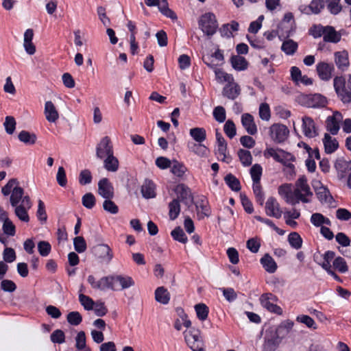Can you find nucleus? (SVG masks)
<instances>
[{"label": "nucleus", "mask_w": 351, "mask_h": 351, "mask_svg": "<svg viewBox=\"0 0 351 351\" xmlns=\"http://www.w3.org/2000/svg\"><path fill=\"white\" fill-rule=\"evenodd\" d=\"M332 267L341 274H345L348 271V267L346 261L341 256L336 257L332 262Z\"/></svg>", "instance_id": "49530a36"}, {"label": "nucleus", "mask_w": 351, "mask_h": 351, "mask_svg": "<svg viewBox=\"0 0 351 351\" xmlns=\"http://www.w3.org/2000/svg\"><path fill=\"white\" fill-rule=\"evenodd\" d=\"M280 340L281 339L275 334L271 337H266L263 351H274L277 348Z\"/></svg>", "instance_id": "f704fd0d"}, {"label": "nucleus", "mask_w": 351, "mask_h": 351, "mask_svg": "<svg viewBox=\"0 0 351 351\" xmlns=\"http://www.w3.org/2000/svg\"><path fill=\"white\" fill-rule=\"evenodd\" d=\"M343 120V115L340 112L336 111L332 116L327 117L326 126L327 130L332 134L336 135L339 130V123Z\"/></svg>", "instance_id": "ddd939ff"}, {"label": "nucleus", "mask_w": 351, "mask_h": 351, "mask_svg": "<svg viewBox=\"0 0 351 351\" xmlns=\"http://www.w3.org/2000/svg\"><path fill=\"white\" fill-rule=\"evenodd\" d=\"M278 194L284 198L285 202L292 206L298 204V200L294 194V190H292L291 184H283L278 187Z\"/></svg>", "instance_id": "4468645a"}, {"label": "nucleus", "mask_w": 351, "mask_h": 351, "mask_svg": "<svg viewBox=\"0 0 351 351\" xmlns=\"http://www.w3.org/2000/svg\"><path fill=\"white\" fill-rule=\"evenodd\" d=\"M98 193L104 199L114 197V187L106 178H101L98 182Z\"/></svg>", "instance_id": "f3484780"}, {"label": "nucleus", "mask_w": 351, "mask_h": 351, "mask_svg": "<svg viewBox=\"0 0 351 351\" xmlns=\"http://www.w3.org/2000/svg\"><path fill=\"white\" fill-rule=\"evenodd\" d=\"M277 298L272 293L263 294L260 298V302L262 307H279L275 302Z\"/></svg>", "instance_id": "e433bc0d"}, {"label": "nucleus", "mask_w": 351, "mask_h": 351, "mask_svg": "<svg viewBox=\"0 0 351 351\" xmlns=\"http://www.w3.org/2000/svg\"><path fill=\"white\" fill-rule=\"evenodd\" d=\"M341 35L332 26L326 25L323 40L326 43H337L340 41Z\"/></svg>", "instance_id": "a878e982"}, {"label": "nucleus", "mask_w": 351, "mask_h": 351, "mask_svg": "<svg viewBox=\"0 0 351 351\" xmlns=\"http://www.w3.org/2000/svg\"><path fill=\"white\" fill-rule=\"evenodd\" d=\"M44 113L46 119L50 123H55L59 118L58 112L51 101L45 102Z\"/></svg>", "instance_id": "393cba45"}, {"label": "nucleus", "mask_w": 351, "mask_h": 351, "mask_svg": "<svg viewBox=\"0 0 351 351\" xmlns=\"http://www.w3.org/2000/svg\"><path fill=\"white\" fill-rule=\"evenodd\" d=\"M265 213L267 215L280 219L282 211L278 201L274 197H269L265 203Z\"/></svg>", "instance_id": "dca6fc26"}, {"label": "nucleus", "mask_w": 351, "mask_h": 351, "mask_svg": "<svg viewBox=\"0 0 351 351\" xmlns=\"http://www.w3.org/2000/svg\"><path fill=\"white\" fill-rule=\"evenodd\" d=\"M18 181L15 178L10 179L8 182L2 187L1 193L4 196H8L10 194L12 195L16 189H21L22 191V197L24 195V190L22 187L18 186Z\"/></svg>", "instance_id": "7c9ffc66"}, {"label": "nucleus", "mask_w": 351, "mask_h": 351, "mask_svg": "<svg viewBox=\"0 0 351 351\" xmlns=\"http://www.w3.org/2000/svg\"><path fill=\"white\" fill-rule=\"evenodd\" d=\"M95 203L96 199L92 193H87L82 197V205L88 209H92L95 206Z\"/></svg>", "instance_id": "864d4df0"}, {"label": "nucleus", "mask_w": 351, "mask_h": 351, "mask_svg": "<svg viewBox=\"0 0 351 351\" xmlns=\"http://www.w3.org/2000/svg\"><path fill=\"white\" fill-rule=\"evenodd\" d=\"M302 132L305 136L312 138L318 136V132L313 119L309 117L302 118Z\"/></svg>", "instance_id": "a211bd4d"}, {"label": "nucleus", "mask_w": 351, "mask_h": 351, "mask_svg": "<svg viewBox=\"0 0 351 351\" xmlns=\"http://www.w3.org/2000/svg\"><path fill=\"white\" fill-rule=\"evenodd\" d=\"M189 134L196 143H202L206 138V132L203 128H191Z\"/></svg>", "instance_id": "c9c22d12"}, {"label": "nucleus", "mask_w": 351, "mask_h": 351, "mask_svg": "<svg viewBox=\"0 0 351 351\" xmlns=\"http://www.w3.org/2000/svg\"><path fill=\"white\" fill-rule=\"evenodd\" d=\"M171 235L175 241H177L182 243H186L188 241V238L180 226L175 228L171 231Z\"/></svg>", "instance_id": "8fccbe9b"}, {"label": "nucleus", "mask_w": 351, "mask_h": 351, "mask_svg": "<svg viewBox=\"0 0 351 351\" xmlns=\"http://www.w3.org/2000/svg\"><path fill=\"white\" fill-rule=\"evenodd\" d=\"M156 184L151 180H145L143 185L141 186V193L144 198L152 199L156 196Z\"/></svg>", "instance_id": "b1692460"}, {"label": "nucleus", "mask_w": 351, "mask_h": 351, "mask_svg": "<svg viewBox=\"0 0 351 351\" xmlns=\"http://www.w3.org/2000/svg\"><path fill=\"white\" fill-rule=\"evenodd\" d=\"M263 168L259 164L254 165L250 169V175L253 182H260Z\"/></svg>", "instance_id": "e2e57ef3"}, {"label": "nucleus", "mask_w": 351, "mask_h": 351, "mask_svg": "<svg viewBox=\"0 0 351 351\" xmlns=\"http://www.w3.org/2000/svg\"><path fill=\"white\" fill-rule=\"evenodd\" d=\"M241 123L246 132L250 135L257 133V127L254 123V117L249 113H244L241 116Z\"/></svg>", "instance_id": "5701e85b"}, {"label": "nucleus", "mask_w": 351, "mask_h": 351, "mask_svg": "<svg viewBox=\"0 0 351 351\" xmlns=\"http://www.w3.org/2000/svg\"><path fill=\"white\" fill-rule=\"evenodd\" d=\"M252 189L257 203L262 206L264 203L265 197L264 193L262 191L261 182H253Z\"/></svg>", "instance_id": "de8ad7c7"}, {"label": "nucleus", "mask_w": 351, "mask_h": 351, "mask_svg": "<svg viewBox=\"0 0 351 351\" xmlns=\"http://www.w3.org/2000/svg\"><path fill=\"white\" fill-rule=\"evenodd\" d=\"M340 0H326L327 8L332 14H337L341 10V6L339 4Z\"/></svg>", "instance_id": "bf43d9fd"}, {"label": "nucleus", "mask_w": 351, "mask_h": 351, "mask_svg": "<svg viewBox=\"0 0 351 351\" xmlns=\"http://www.w3.org/2000/svg\"><path fill=\"white\" fill-rule=\"evenodd\" d=\"M307 106L308 108H322L327 104V99L321 94L311 95L306 97Z\"/></svg>", "instance_id": "4be33fe9"}, {"label": "nucleus", "mask_w": 351, "mask_h": 351, "mask_svg": "<svg viewBox=\"0 0 351 351\" xmlns=\"http://www.w3.org/2000/svg\"><path fill=\"white\" fill-rule=\"evenodd\" d=\"M179 310L180 311L178 313V314L182 321V323L180 322V319H177L176 321L174 327L178 330H180L182 329V325L187 328L191 326V322L188 319V316L186 313H184L183 308H179Z\"/></svg>", "instance_id": "c03bdc74"}, {"label": "nucleus", "mask_w": 351, "mask_h": 351, "mask_svg": "<svg viewBox=\"0 0 351 351\" xmlns=\"http://www.w3.org/2000/svg\"><path fill=\"white\" fill-rule=\"evenodd\" d=\"M95 254L108 263L111 261L113 258V254L111 248L107 244H99L94 247Z\"/></svg>", "instance_id": "aec40b11"}, {"label": "nucleus", "mask_w": 351, "mask_h": 351, "mask_svg": "<svg viewBox=\"0 0 351 351\" xmlns=\"http://www.w3.org/2000/svg\"><path fill=\"white\" fill-rule=\"evenodd\" d=\"M335 62L341 71H347L349 66L348 53L346 51H337L334 54Z\"/></svg>", "instance_id": "412c9836"}, {"label": "nucleus", "mask_w": 351, "mask_h": 351, "mask_svg": "<svg viewBox=\"0 0 351 351\" xmlns=\"http://www.w3.org/2000/svg\"><path fill=\"white\" fill-rule=\"evenodd\" d=\"M74 248L78 253H82L86 250V243L82 237H76L73 239Z\"/></svg>", "instance_id": "69168bd1"}, {"label": "nucleus", "mask_w": 351, "mask_h": 351, "mask_svg": "<svg viewBox=\"0 0 351 351\" xmlns=\"http://www.w3.org/2000/svg\"><path fill=\"white\" fill-rule=\"evenodd\" d=\"M296 320L298 322L304 324L309 328L316 329L317 326L313 320L310 316L306 315H298L296 318Z\"/></svg>", "instance_id": "0e129e2a"}, {"label": "nucleus", "mask_w": 351, "mask_h": 351, "mask_svg": "<svg viewBox=\"0 0 351 351\" xmlns=\"http://www.w3.org/2000/svg\"><path fill=\"white\" fill-rule=\"evenodd\" d=\"M3 261L5 263H11L16 258V255L14 250L12 247H5L3 252Z\"/></svg>", "instance_id": "338daca9"}, {"label": "nucleus", "mask_w": 351, "mask_h": 351, "mask_svg": "<svg viewBox=\"0 0 351 351\" xmlns=\"http://www.w3.org/2000/svg\"><path fill=\"white\" fill-rule=\"evenodd\" d=\"M323 144L325 152L330 154L335 152L339 147V143L335 138H332L329 134L326 133L323 138Z\"/></svg>", "instance_id": "cd10ccee"}, {"label": "nucleus", "mask_w": 351, "mask_h": 351, "mask_svg": "<svg viewBox=\"0 0 351 351\" xmlns=\"http://www.w3.org/2000/svg\"><path fill=\"white\" fill-rule=\"evenodd\" d=\"M15 119L12 116H7L3 123L5 132L8 134H12L16 128Z\"/></svg>", "instance_id": "680f3d73"}, {"label": "nucleus", "mask_w": 351, "mask_h": 351, "mask_svg": "<svg viewBox=\"0 0 351 351\" xmlns=\"http://www.w3.org/2000/svg\"><path fill=\"white\" fill-rule=\"evenodd\" d=\"M270 131L272 139L278 143L284 142L289 134L287 126L282 124H274L270 128Z\"/></svg>", "instance_id": "f8f14e48"}, {"label": "nucleus", "mask_w": 351, "mask_h": 351, "mask_svg": "<svg viewBox=\"0 0 351 351\" xmlns=\"http://www.w3.org/2000/svg\"><path fill=\"white\" fill-rule=\"evenodd\" d=\"M313 187L317 199L322 204H332L335 200L327 187L323 186L319 181L314 182L313 183Z\"/></svg>", "instance_id": "1a4fd4ad"}, {"label": "nucleus", "mask_w": 351, "mask_h": 351, "mask_svg": "<svg viewBox=\"0 0 351 351\" xmlns=\"http://www.w3.org/2000/svg\"><path fill=\"white\" fill-rule=\"evenodd\" d=\"M22 191L16 189L12 195H10V202L14 208V214L21 221L27 223L29 221L28 210L32 208V203L29 195L22 197Z\"/></svg>", "instance_id": "f03ea898"}, {"label": "nucleus", "mask_w": 351, "mask_h": 351, "mask_svg": "<svg viewBox=\"0 0 351 351\" xmlns=\"http://www.w3.org/2000/svg\"><path fill=\"white\" fill-rule=\"evenodd\" d=\"M263 267L269 274L274 273L277 269V264L274 259L269 254H265L260 260Z\"/></svg>", "instance_id": "c756f323"}, {"label": "nucleus", "mask_w": 351, "mask_h": 351, "mask_svg": "<svg viewBox=\"0 0 351 351\" xmlns=\"http://www.w3.org/2000/svg\"><path fill=\"white\" fill-rule=\"evenodd\" d=\"M93 177L90 170L84 169L79 175V183L81 185L89 184L92 182Z\"/></svg>", "instance_id": "052dcab7"}, {"label": "nucleus", "mask_w": 351, "mask_h": 351, "mask_svg": "<svg viewBox=\"0 0 351 351\" xmlns=\"http://www.w3.org/2000/svg\"><path fill=\"white\" fill-rule=\"evenodd\" d=\"M103 208L106 212L110 214L114 215L119 212L118 206L111 200V199H105V201L103 203Z\"/></svg>", "instance_id": "774afa93"}, {"label": "nucleus", "mask_w": 351, "mask_h": 351, "mask_svg": "<svg viewBox=\"0 0 351 351\" xmlns=\"http://www.w3.org/2000/svg\"><path fill=\"white\" fill-rule=\"evenodd\" d=\"M104 167L110 172H116L119 169V162L117 157L111 154L104 159Z\"/></svg>", "instance_id": "2f4dec72"}, {"label": "nucleus", "mask_w": 351, "mask_h": 351, "mask_svg": "<svg viewBox=\"0 0 351 351\" xmlns=\"http://www.w3.org/2000/svg\"><path fill=\"white\" fill-rule=\"evenodd\" d=\"M335 252L330 250L326 251L323 255L324 262L320 264L321 267L324 270L332 268L330 262L332 261V259H335Z\"/></svg>", "instance_id": "4d7b16f0"}, {"label": "nucleus", "mask_w": 351, "mask_h": 351, "mask_svg": "<svg viewBox=\"0 0 351 351\" xmlns=\"http://www.w3.org/2000/svg\"><path fill=\"white\" fill-rule=\"evenodd\" d=\"M223 131L226 136L232 138L237 134L236 126L232 120L228 119L223 125Z\"/></svg>", "instance_id": "6e6d98bb"}, {"label": "nucleus", "mask_w": 351, "mask_h": 351, "mask_svg": "<svg viewBox=\"0 0 351 351\" xmlns=\"http://www.w3.org/2000/svg\"><path fill=\"white\" fill-rule=\"evenodd\" d=\"M293 326V322L290 320H285L282 322L276 328L275 335H276L280 339H282L286 337Z\"/></svg>", "instance_id": "72a5a7b5"}, {"label": "nucleus", "mask_w": 351, "mask_h": 351, "mask_svg": "<svg viewBox=\"0 0 351 351\" xmlns=\"http://www.w3.org/2000/svg\"><path fill=\"white\" fill-rule=\"evenodd\" d=\"M337 178L343 180L347 178V185L351 189V160H347L343 157L337 158L334 163Z\"/></svg>", "instance_id": "423d86ee"}, {"label": "nucleus", "mask_w": 351, "mask_h": 351, "mask_svg": "<svg viewBox=\"0 0 351 351\" xmlns=\"http://www.w3.org/2000/svg\"><path fill=\"white\" fill-rule=\"evenodd\" d=\"M198 25L203 33L209 37L213 36L218 29L216 16L211 12L203 14L198 21Z\"/></svg>", "instance_id": "39448f33"}, {"label": "nucleus", "mask_w": 351, "mask_h": 351, "mask_svg": "<svg viewBox=\"0 0 351 351\" xmlns=\"http://www.w3.org/2000/svg\"><path fill=\"white\" fill-rule=\"evenodd\" d=\"M224 181L231 190L236 192L241 190L239 180L232 173L227 174L224 178Z\"/></svg>", "instance_id": "37998d69"}, {"label": "nucleus", "mask_w": 351, "mask_h": 351, "mask_svg": "<svg viewBox=\"0 0 351 351\" xmlns=\"http://www.w3.org/2000/svg\"><path fill=\"white\" fill-rule=\"evenodd\" d=\"M187 171L186 167L178 160H173L171 166V172L178 178H182Z\"/></svg>", "instance_id": "4c0bfd02"}, {"label": "nucleus", "mask_w": 351, "mask_h": 351, "mask_svg": "<svg viewBox=\"0 0 351 351\" xmlns=\"http://www.w3.org/2000/svg\"><path fill=\"white\" fill-rule=\"evenodd\" d=\"M18 137L20 141L27 145H34L37 138L35 134L30 133L25 130H22L19 134Z\"/></svg>", "instance_id": "a18cd8bd"}, {"label": "nucleus", "mask_w": 351, "mask_h": 351, "mask_svg": "<svg viewBox=\"0 0 351 351\" xmlns=\"http://www.w3.org/2000/svg\"><path fill=\"white\" fill-rule=\"evenodd\" d=\"M240 94L241 88L234 80L230 82H228L222 90L223 96L231 100H234Z\"/></svg>", "instance_id": "6ab92c4d"}, {"label": "nucleus", "mask_w": 351, "mask_h": 351, "mask_svg": "<svg viewBox=\"0 0 351 351\" xmlns=\"http://www.w3.org/2000/svg\"><path fill=\"white\" fill-rule=\"evenodd\" d=\"M187 147L191 152L201 158L207 157L209 153L208 147L202 143L189 142Z\"/></svg>", "instance_id": "bb28decb"}, {"label": "nucleus", "mask_w": 351, "mask_h": 351, "mask_svg": "<svg viewBox=\"0 0 351 351\" xmlns=\"http://www.w3.org/2000/svg\"><path fill=\"white\" fill-rule=\"evenodd\" d=\"M316 71L321 80L328 82L332 77L335 66L332 63L319 62L316 65Z\"/></svg>", "instance_id": "9b49d317"}, {"label": "nucleus", "mask_w": 351, "mask_h": 351, "mask_svg": "<svg viewBox=\"0 0 351 351\" xmlns=\"http://www.w3.org/2000/svg\"><path fill=\"white\" fill-rule=\"evenodd\" d=\"M294 194L298 204L300 202L303 203L310 202V199L308 197L313 196V193L311 191V188L308 184L307 178L305 176L302 175L299 177L295 184Z\"/></svg>", "instance_id": "20e7f679"}, {"label": "nucleus", "mask_w": 351, "mask_h": 351, "mask_svg": "<svg viewBox=\"0 0 351 351\" xmlns=\"http://www.w3.org/2000/svg\"><path fill=\"white\" fill-rule=\"evenodd\" d=\"M215 77L219 82H230L233 81V76L224 72L222 69L217 68L215 71Z\"/></svg>", "instance_id": "603ef678"}, {"label": "nucleus", "mask_w": 351, "mask_h": 351, "mask_svg": "<svg viewBox=\"0 0 351 351\" xmlns=\"http://www.w3.org/2000/svg\"><path fill=\"white\" fill-rule=\"evenodd\" d=\"M213 115L216 121L223 123L226 121V110L223 106H218L215 107L213 112Z\"/></svg>", "instance_id": "5fc2aeb1"}, {"label": "nucleus", "mask_w": 351, "mask_h": 351, "mask_svg": "<svg viewBox=\"0 0 351 351\" xmlns=\"http://www.w3.org/2000/svg\"><path fill=\"white\" fill-rule=\"evenodd\" d=\"M197 208H200L203 216L208 217L210 215V209L207 199L202 196L196 203Z\"/></svg>", "instance_id": "3c124183"}, {"label": "nucleus", "mask_w": 351, "mask_h": 351, "mask_svg": "<svg viewBox=\"0 0 351 351\" xmlns=\"http://www.w3.org/2000/svg\"><path fill=\"white\" fill-rule=\"evenodd\" d=\"M3 222L2 230L3 233L8 236H14L16 234V227L13 222L10 219L5 220Z\"/></svg>", "instance_id": "13d9d810"}, {"label": "nucleus", "mask_w": 351, "mask_h": 351, "mask_svg": "<svg viewBox=\"0 0 351 351\" xmlns=\"http://www.w3.org/2000/svg\"><path fill=\"white\" fill-rule=\"evenodd\" d=\"M298 43L291 39L285 40L281 46V50L287 55L291 56L295 53L298 49Z\"/></svg>", "instance_id": "ea45409f"}, {"label": "nucleus", "mask_w": 351, "mask_h": 351, "mask_svg": "<svg viewBox=\"0 0 351 351\" xmlns=\"http://www.w3.org/2000/svg\"><path fill=\"white\" fill-rule=\"evenodd\" d=\"M215 136L217 141L216 154L218 156V159L226 163H230L232 158L230 156L227 154L228 147L225 138L218 130H216L215 131Z\"/></svg>", "instance_id": "6e6552de"}, {"label": "nucleus", "mask_w": 351, "mask_h": 351, "mask_svg": "<svg viewBox=\"0 0 351 351\" xmlns=\"http://www.w3.org/2000/svg\"><path fill=\"white\" fill-rule=\"evenodd\" d=\"M230 64L232 68L237 71H245L248 67L247 60L241 56L233 55L230 58Z\"/></svg>", "instance_id": "c85d7f7f"}, {"label": "nucleus", "mask_w": 351, "mask_h": 351, "mask_svg": "<svg viewBox=\"0 0 351 351\" xmlns=\"http://www.w3.org/2000/svg\"><path fill=\"white\" fill-rule=\"evenodd\" d=\"M169 215L171 220H175L178 218L180 213V204L178 199H173L169 204Z\"/></svg>", "instance_id": "a19ab883"}, {"label": "nucleus", "mask_w": 351, "mask_h": 351, "mask_svg": "<svg viewBox=\"0 0 351 351\" xmlns=\"http://www.w3.org/2000/svg\"><path fill=\"white\" fill-rule=\"evenodd\" d=\"M159 11L166 17L174 21L177 19L176 14L169 8V4L167 0H159L156 5Z\"/></svg>", "instance_id": "473e14b6"}, {"label": "nucleus", "mask_w": 351, "mask_h": 351, "mask_svg": "<svg viewBox=\"0 0 351 351\" xmlns=\"http://www.w3.org/2000/svg\"><path fill=\"white\" fill-rule=\"evenodd\" d=\"M87 281L93 289L101 291H121L134 285V281L130 276L122 275L104 276L99 280L90 275Z\"/></svg>", "instance_id": "f257e3e1"}, {"label": "nucleus", "mask_w": 351, "mask_h": 351, "mask_svg": "<svg viewBox=\"0 0 351 351\" xmlns=\"http://www.w3.org/2000/svg\"><path fill=\"white\" fill-rule=\"evenodd\" d=\"M174 191L178 195V198L184 204L189 205L193 202V196L191 193V189L185 184H178L176 186Z\"/></svg>", "instance_id": "2eb2a0df"}, {"label": "nucleus", "mask_w": 351, "mask_h": 351, "mask_svg": "<svg viewBox=\"0 0 351 351\" xmlns=\"http://www.w3.org/2000/svg\"><path fill=\"white\" fill-rule=\"evenodd\" d=\"M333 87L338 99L346 105L351 103V74L335 76Z\"/></svg>", "instance_id": "7ed1b4c3"}, {"label": "nucleus", "mask_w": 351, "mask_h": 351, "mask_svg": "<svg viewBox=\"0 0 351 351\" xmlns=\"http://www.w3.org/2000/svg\"><path fill=\"white\" fill-rule=\"evenodd\" d=\"M114 154L113 147L108 136H104L101 139L96 147V156L101 160Z\"/></svg>", "instance_id": "9d476101"}, {"label": "nucleus", "mask_w": 351, "mask_h": 351, "mask_svg": "<svg viewBox=\"0 0 351 351\" xmlns=\"http://www.w3.org/2000/svg\"><path fill=\"white\" fill-rule=\"evenodd\" d=\"M287 241L291 247L295 250H299L302 247L303 242L302 239L296 232H291L288 235Z\"/></svg>", "instance_id": "58836bf2"}, {"label": "nucleus", "mask_w": 351, "mask_h": 351, "mask_svg": "<svg viewBox=\"0 0 351 351\" xmlns=\"http://www.w3.org/2000/svg\"><path fill=\"white\" fill-rule=\"evenodd\" d=\"M239 160L244 167H248L252 164V156L250 151L240 149L238 152Z\"/></svg>", "instance_id": "09e8293b"}, {"label": "nucleus", "mask_w": 351, "mask_h": 351, "mask_svg": "<svg viewBox=\"0 0 351 351\" xmlns=\"http://www.w3.org/2000/svg\"><path fill=\"white\" fill-rule=\"evenodd\" d=\"M155 298L156 301L162 304H167L169 301V293L163 287L156 289L155 291Z\"/></svg>", "instance_id": "79ce46f5"}, {"label": "nucleus", "mask_w": 351, "mask_h": 351, "mask_svg": "<svg viewBox=\"0 0 351 351\" xmlns=\"http://www.w3.org/2000/svg\"><path fill=\"white\" fill-rule=\"evenodd\" d=\"M265 157H271L276 162H280L283 165L287 162H293L295 158L291 153L287 152L281 149H274L272 147L267 148L265 152Z\"/></svg>", "instance_id": "0eeeda50"}]
</instances>
